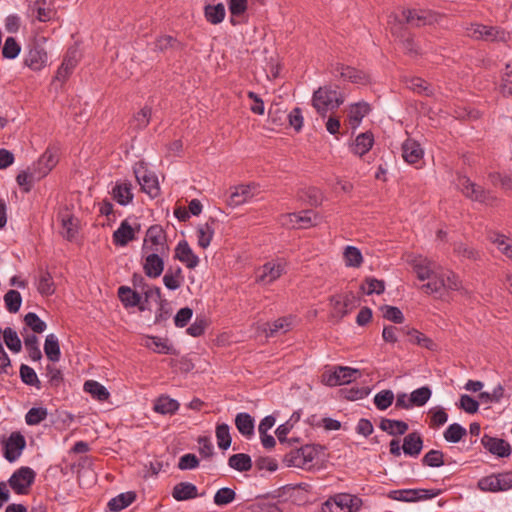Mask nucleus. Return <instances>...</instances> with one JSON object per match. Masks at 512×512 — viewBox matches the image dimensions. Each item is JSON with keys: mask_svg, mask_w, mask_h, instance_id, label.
<instances>
[{"mask_svg": "<svg viewBox=\"0 0 512 512\" xmlns=\"http://www.w3.org/2000/svg\"><path fill=\"white\" fill-rule=\"evenodd\" d=\"M344 100V95L336 88L323 86L314 91L312 106L321 116H326L328 112H333L342 105Z\"/></svg>", "mask_w": 512, "mask_h": 512, "instance_id": "obj_1", "label": "nucleus"}, {"mask_svg": "<svg viewBox=\"0 0 512 512\" xmlns=\"http://www.w3.org/2000/svg\"><path fill=\"white\" fill-rule=\"evenodd\" d=\"M323 451L321 445H304L299 449L290 451L284 458L287 466L297 468H310Z\"/></svg>", "mask_w": 512, "mask_h": 512, "instance_id": "obj_2", "label": "nucleus"}, {"mask_svg": "<svg viewBox=\"0 0 512 512\" xmlns=\"http://www.w3.org/2000/svg\"><path fill=\"white\" fill-rule=\"evenodd\" d=\"M362 506V500L351 494L340 493L329 498L322 505V512H358Z\"/></svg>", "mask_w": 512, "mask_h": 512, "instance_id": "obj_3", "label": "nucleus"}, {"mask_svg": "<svg viewBox=\"0 0 512 512\" xmlns=\"http://www.w3.org/2000/svg\"><path fill=\"white\" fill-rule=\"evenodd\" d=\"M458 187L461 193L468 199L490 205L496 201L491 191L471 181L467 176L458 177Z\"/></svg>", "mask_w": 512, "mask_h": 512, "instance_id": "obj_4", "label": "nucleus"}, {"mask_svg": "<svg viewBox=\"0 0 512 512\" xmlns=\"http://www.w3.org/2000/svg\"><path fill=\"white\" fill-rule=\"evenodd\" d=\"M320 216L311 210L300 213H287L280 216L279 222L289 229H306L318 225Z\"/></svg>", "mask_w": 512, "mask_h": 512, "instance_id": "obj_5", "label": "nucleus"}, {"mask_svg": "<svg viewBox=\"0 0 512 512\" xmlns=\"http://www.w3.org/2000/svg\"><path fill=\"white\" fill-rule=\"evenodd\" d=\"M47 63L48 54L44 46L39 41H34L29 44L24 56V65L38 72L45 68Z\"/></svg>", "mask_w": 512, "mask_h": 512, "instance_id": "obj_6", "label": "nucleus"}, {"mask_svg": "<svg viewBox=\"0 0 512 512\" xmlns=\"http://www.w3.org/2000/svg\"><path fill=\"white\" fill-rule=\"evenodd\" d=\"M142 251L143 253L159 252L160 254H165L168 251L166 235L160 226L154 225L147 230Z\"/></svg>", "mask_w": 512, "mask_h": 512, "instance_id": "obj_7", "label": "nucleus"}, {"mask_svg": "<svg viewBox=\"0 0 512 512\" xmlns=\"http://www.w3.org/2000/svg\"><path fill=\"white\" fill-rule=\"evenodd\" d=\"M286 269L283 259H276L265 263L256 272V281L263 285H269L282 276Z\"/></svg>", "mask_w": 512, "mask_h": 512, "instance_id": "obj_8", "label": "nucleus"}, {"mask_svg": "<svg viewBox=\"0 0 512 512\" xmlns=\"http://www.w3.org/2000/svg\"><path fill=\"white\" fill-rule=\"evenodd\" d=\"M135 177L141 186L143 192L151 198H155L160 193L159 182L155 174L148 172L143 163H139L134 168Z\"/></svg>", "mask_w": 512, "mask_h": 512, "instance_id": "obj_9", "label": "nucleus"}, {"mask_svg": "<svg viewBox=\"0 0 512 512\" xmlns=\"http://www.w3.org/2000/svg\"><path fill=\"white\" fill-rule=\"evenodd\" d=\"M440 490L434 489H403L390 491L388 497L403 502H417L438 496Z\"/></svg>", "mask_w": 512, "mask_h": 512, "instance_id": "obj_10", "label": "nucleus"}, {"mask_svg": "<svg viewBox=\"0 0 512 512\" xmlns=\"http://www.w3.org/2000/svg\"><path fill=\"white\" fill-rule=\"evenodd\" d=\"M359 370L350 367L339 366L333 372H325L322 375V382L327 386H339L348 384L359 375Z\"/></svg>", "mask_w": 512, "mask_h": 512, "instance_id": "obj_11", "label": "nucleus"}, {"mask_svg": "<svg viewBox=\"0 0 512 512\" xmlns=\"http://www.w3.org/2000/svg\"><path fill=\"white\" fill-rule=\"evenodd\" d=\"M466 34L475 40L504 41L505 32L496 27L486 26L478 23L470 24L466 28Z\"/></svg>", "mask_w": 512, "mask_h": 512, "instance_id": "obj_12", "label": "nucleus"}, {"mask_svg": "<svg viewBox=\"0 0 512 512\" xmlns=\"http://www.w3.org/2000/svg\"><path fill=\"white\" fill-rule=\"evenodd\" d=\"M259 192V185L256 183L238 185L231 191L227 204L232 207L243 205L257 196Z\"/></svg>", "mask_w": 512, "mask_h": 512, "instance_id": "obj_13", "label": "nucleus"}, {"mask_svg": "<svg viewBox=\"0 0 512 512\" xmlns=\"http://www.w3.org/2000/svg\"><path fill=\"white\" fill-rule=\"evenodd\" d=\"M330 303L332 305L331 316L337 320L342 319L357 305L356 298L352 293L332 296Z\"/></svg>", "mask_w": 512, "mask_h": 512, "instance_id": "obj_14", "label": "nucleus"}, {"mask_svg": "<svg viewBox=\"0 0 512 512\" xmlns=\"http://www.w3.org/2000/svg\"><path fill=\"white\" fill-rule=\"evenodd\" d=\"M403 16L407 23L417 27L437 23L441 17L438 13L425 9H407L403 11Z\"/></svg>", "mask_w": 512, "mask_h": 512, "instance_id": "obj_15", "label": "nucleus"}, {"mask_svg": "<svg viewBox=\"0 0 512 512\" xmlns=\"http://www.w3.org/2000/svg\"><path fill=\"white\" fill-rule=\"evenodd\" d=\"M35 479V472L29 467H21L9 479V485L17 494H25Z\"/></svg>", "mask_w": 512, "mask_h": 512, "instance_id": "obj_16", "label": "nucleus"}, {"mask_svg": "<svg viewBox=\"0 0 512 512\" xmlns=\"http://www.w3.org/2000/svg\"><path fill=\"white\" fill-rule=\"evenodd\" d=\"M4 457L9 462L16 461L26 446L24 436L20 432H13L6 440L3 441Z\"/></svg>", "mask_w": 512, "mask_h": 512, "instance_id": "obj_17", "label": "nucleus"}, {"mask_svg": "<svg viewBox=\"0 0 512 512\" xmlns=\"http://www.w3.org/2000/svg\"><path fill=\"white\" fill-rule=\"evenodd\" d=\"M410 264L413 267L414 272L417 274L419 280L424 281L431 279L437 265L434 261L424 258L422 256H415L410 260Z\"/></svg>", "mask_w": 512, "mask_h": 512, "instance_id": "obj_18", "label": "nucleus"}, {"mask_svg": "<svg viewBox=\"0 0 512 512\" xmlns=\"http://www.w3.org/2000/svg\"><path fill=\"white\" fill-rule=\"evenodd\" d=\"M146 258L143 264L145 274L150 278L159 277L164 269V261L159 252L145 253Z\"/></svg>", "mask_w": 512, "mask_h": 512, "instance_id": "obj_19", "label": "nucleus"}, {"mask_svg": "<svg viewBox=\"0 0 512 512\" xmlns=\"http://www.w3.org/2000/svg\"><path fill=\"white\" fill-rule=\"evenodd\" d=\"M77 62V51L70 50L65 56L62 64L58 68L57 73L54 77V82H60L61 84L64 83L76 67Z\"/></svg>", "mask_w": 512, "mask_h": 512, "instance_id": "obj_20", "label": "nucleus"}, {"mask_svg": "<svg viewBox=\"0 0 512 512\" xmlns=\"http://www.w3.org/2000/svg\"><path fill=\"white\" fill-rule=\"evenodd\" d=\"M143 345L159 354H176L175 349L168 343L167 339L157 336H145L143 338Z\"/></svg>", "mask_w": 512, "mask_h": 512, "instance_id": "obj_21", "label": "nucleus"}, {"mask_svg": "<svg viewBox=\"0 0 512 512\" xmlns=\"http://www.w3.org/2000/svg\"><path fill=\"white\" fill-rule=\"evenodd\" d=\"M58 158L54 151L47 149L40 157L37 163L33 164V168L38 173V177H45L52 168L57 164Z\"/></svg>", "mask_w": 512, "mask_h": 512, "instance_id": "obj_22", "label": "nucleus"}, {"mask_svg": "<svg viewBox=\"0 0 512 512\" xmlns=\"http://www.w3.org/2000/svg\"><path fill=\"white\" fill-rule=\"evenodd\" d=\"M175 257L190 269L195 268L199 263L198 256L194 254L186 241L178 243L175 249Z\"/></svg>", "mask_w": 512, "mask_h": 512, "instance_id": "obj_23", "label": "nucleus"}, {"mask_svg": "<svg viewBox=\"0 0 512 512\" xmlns=\"http://www.w3.org/2000/svg\"><path fill=\"white\" fill-rule=\"evenodd\" d=\"M423 155L424 151L417 141L413 139H407L402 144V157L407 163H417L420 159H422Z\"/></svg>", "mask_w": 512, "mask_h": 512, "instance_id": "obj_24", "label": "nucleus"}, {"mask_svg": "<svg viewBox=\"0 0 512 512\" xmlns=\"http://www.w3.org/2000/svg\"><path fill=\"white\" fill-rule=\"evenodd\" d=\"M482 443L490 453L498 457H507L511 453L509 444L502 439L484 437Z\"/></svg>", "mask_w": 512, "mask_h": 512, "instance_id": "obj_25", "label": "nucleus"}, {"mask_svg": "<svg viewBox=\"0 0 512 512\" xmlns=\"http://www.w3.org/2000/svg\"><path fill=\"white\" fill-rule=\"evenodd\" d=\"M370 112V105L361 101L351 104L348 109V119L353 128H357L362 119Z\"/></svg>", "mask_w": 512, "mask_h": 512, "instance_id": "obj_26", "label": "nucleus"}, {"mask_svg": "<svg viewBox=\"0 0 512 512\" xmlns=\"http://www.w3.org/2000/svg\"><path fill=\"white\" fill-rule=\"evenodd\" d=\"M422 448L423 440L418 433L413 432L404 437L402 450L406 455L417 457Z\"/></svg>", "mask_w": 512, "mask_h": 512, "instance_id": "obj_27", "label": "nucleus"}, {"mask_svg": "<svg viewBox=\"0 0 512 512\" xmlns=\"http://www.w3.org/2000/svg\"><path fill=\"white\" fill-rule=\"evenodd\" d=\"M114 200L120 205H127L133 199L132 185L129 182L117 183L112 189Z\"/></svg>", "mask_w": 512, "mask_h": 512, "instance_id": "obj_28", "label": "nucleus"}, {"mask_svg": "<svg viewBox=\"0 0 512 512\" xmlns=\"http://www.w3.org/2000/svg\"><path fill=\"white\" fill-rule=\"evenodd\" d=\"M197 487L189 482H181L174 486L172 496L177 501H184L197 497Z\"/></svg>", "mask_w": 512, "mask_h": 512, "instance_id": "obj_29", "label": "nucleus"}, {"mask_svg": "<svg viewBox=\"0 0 512 512\" xmlns=\"http://www.w3.org/2000/svg\"><path fill=\"white\" fill-rule=\"evenodd\" d=\"M374 138L369 132L358 135L352 146V152L356 155L362 156L366 154L373 146Z\"/></svg>", "mask_w": 512, "mask_h": 512, "instance_id": "obj_30", "label": "nucleus"}, {"mask_svg": "<svg viewBox=\"0 0 512 512\" xmlns=\"http://www.w3.org/2000/svg\"><path fill=\"white\" fill-rule=\"evenodd\" d=\"M235 425L238 431L246 438L254 434V420L248 413H239L235 418Z\"/></svg>", "mask_w": 512, "mask_h": 512, "instance_id": "obj_31", "label": "nucleus"}, {"mask_svg": "<svg viewBox=\"0 0 512 512\" xmlns=\"http://www.w3.org/2000/svg\"><path fill=\"white\" fill-rule=\"evenodd\" d=\"M179 409L177 400L168 396H160L154 403V411L163 415L174 414Z\"/></svg>", "mask_w": 512, "mask_h": 512, "instance_id": "obj_32", "label": "nucleus"}, {"mask_svg": "<svg viewBox=\"0 0 512 512\" xmlns=\"http://www.w3.org/2000/svg\"><path fill=\"white\" fill-rule=\"evenodd\" d=\"M42 179L38 177V173L32 167H28L26 170L21 171L17 177V184L23 188L24 192H29L32 188L34 181Z\"/></svg>", "mask_w": 512, "mask_h": 512, "instance_id": "obj_33", "label": "nucleus"}, {"mask_svg": "<svg viewBox=\"0 0 512 512\" xmlns=\"http://www.w3.org/2000/svg\"><path fill=\"white\" fill-rule=\"evenodd\" d=\"M134 239V230L125 220L120 227L113 233V240L116 245L125 246Z\"/></svg>", "mask_w": 512, "mask_h": 512, "instance_id": "obj_34", "label": "nucleus"}, {"mask_svg": "<svg viewBox=\"0 0 512 512\" xmlns=\"http://www.w3.org/2000/svg\"><path fill=\"white\" fill-rule=\"evenodd\" d=\"M336 71L339 72L341 78L352 83H364L367 80V76L363 72L353 67L337 64Z\"/></svg>", "mask_w": 512, "mask_h": 512, "instance_id": "obj_35", "label": "nucleus"}, {"mask_svg": "<svg viewBox=\"0 0 512 512\" xmlns=\"http://www.w3.org/2000/svg\"><path fill=\"white\" fill-rule=\"evenodd\" d=\"M380 429L390 435H403L408 430V424L400 420L382 419Z\"/></svg>", "mask_w": 512, "mask_h": 512, "instance_id": "obj_36", "label": "nucleus"}, {"mask_svg": "<svg viewBox=\"0 0 512 512\" xmlns=\"http://www.w3.org/2000/svg\"><path fill=\"white\" fill-rule=\"evenodd\" d=\"M29 11L41 22L49 21L55 14L51 8L46 6V2L44 0L35 1L30 6Z\"/></svg>", "mask_w": 512, "mask_h": 512, "instance_id": "obj_37", "label": "nucleus"}, {"mask_svg": "<svg viewBox=\"0 0 512 512\" xmlns=\"http://www.w3.org/2000/svg\"><path fill=\"white\" fill-rule=\"evenodd\" d=\"M44 352L50 361L58 362L60 360V346L58 338L54 334H49L46 336L44 343Z\"/></svg>", "mask_w": 512, "mask_h": 512, "instance_id": "obj_38", "label": "nucleus"}, {"mask_svg": "<svg viewBox=\"0 0 512 512\" xmlns=\"http://www.w3.org/2000/svg\"><path fill=\"white\" fill-rule=\"evenodd\" d=\"M214 221L206 222L204 224H201L197 228V241L198 245L206 249L213 238L214 235V227H213Z\"/></svg>", "mask_w": 512, "mask_h": 512, "instance_id": "obj_39", "label": "nucleus"}, {"mask_svg": "<svg viewBox=\"0 0 512 512\" xmlns=\"http://www.w3.org/2000/svg\"><path fill=\"white\" fill-rule=\"evenodd\" d=\"M228 465L239 472H246L252 468V460L248 454L238 453L229 457Z\"/></svg>", "mask_w": 512, "mask_h": 512, "instance_id": "obj_40", "label": "nucleus"}, {"mask_svg": "<svg viewBox=\"0 0 512 512\" xmlns=\"http://www.w3.org/2000/svg\"><path fill=\"white\" fill-rule=\"evenodd\" d=\"M84 391L91 394L98 401H106L110 396L108 390L94 380H88L84 383Z\"/></svg>", "mask_w": 512, "mask_h": 512, "instance_id": "obj_41", "label": "nucleus"}, {"mask_svg": "<svg viewBox=\"0 0 512 512\" xmlns=\"http://www.w3.org/2000/svg\"><path fill=\"white\" fill-rule=\"evenodd\" d=\"M118 295L125 307H135L140 305L141 297L139 293L133 291L129 287L121 286L118 289Z\"/></svg>", "mask_w": 512, "mask_h": 512, "instance_id": "obj_42", "label": "nucleus"}, {"mask_svg": "<svg viewBox=\"0 0 512 512\" xmlns=\"http://www.w3.org/2000/svg\"><path fill=\"white\" fill-rule=\"evenodd\" d=\"M426 284H423L421 289L427 294L439 293L445 286V278L443 273H438L435 270L431 279Z\"/></svg>", "mask_w": 512, "mask_h": 512, "instance_id": "obj_43", "label": "nucleus"}, {"mask_svg": "<svg viewBox=\"0 0 512 512\" xmlns=\"http://www.w3.org/2000/svg\"><path fill=\"white\" fill-rule=\"evenodd\" d=\"M134 499L135 494L133 492L122 493L112 498L108 503V507L111 511L117 512L129 506Z\"/></svg>", "mask_w": 512, "mask_h": 512, "instance_id": "obj_44", "label": "nucleus"}, {"mask_svg": "<svg viewBox=\"0 0 512 512\" xmlns=\"http://www.w3.org/2000/svg\"><path fill=\"white\" fill-rule=\"evenodd\" d=\"M344 261L348 267H360L363 262L361 251L355 246H347L343 253Z\"/></svg>", "mask_w": 512, "mask_h": 512, "instance_id": "obj_45", "label": "nucleus"}, {"mask_svg": "<svg viewBox=\"0 0 512 512\" xmlns=\"http://www.w3.org/2000/svg\"><path fill=\"white\" fill-rule=\"evenodd\" d=\"M216 439L220 449L226 450L231 446L230 428L227 424L222 423L216 426Z\"/></svg>", "mask_w": 512, "mask_h": 512, "instance_id": "obj_46", "label": "nucleus"}, {"mask_svg": "<svg viewBox=\"0 0 512 512\" xmlns=\"http://www.w3.org/2000/svg\"><path fill=\"white\" fill-rule=\"evenodd\" d=\"M206 19L212 24H218L223 21L225 17V7L219 3L217 5H207L205 7Z\"/></svg>", "mask_w": 512, "mask_h": 512, "instance_id": "obj_47", "label": "nucleus"}, {"mask_svg": "<svg viewBox=\"0 0 512 512\" xmlns=\"http://www.w3.org/2000/svg\"><path fill=\"white\" fill-rule=\"evenodd\" d=\"M291 328V322L287 318H279L273 323H265L264 331L267 336H274L278 332H287Z\"/></svg>", "mask_w": 512, "mask_h": 512, "instance_id": "obj_48", "label": "nucleus"}, {"mask_svg": "<svg viewBox=\"0 0 512 512\" xmlns=\"http://www.w3.org/2000/svg\"><path fill=\"white\" fill-rule=\"evenodd\" d=\"M37 289L39 293L43 296H49L54 293V282L51 275L48 272L41 273L38 280Z\"/></svg>", "mask_w": 512, "mask_h": 512, "instance_id": "obj_49", "label": "nucleus"}, {"mask_svg": "<svg viewBox=\"0 0 512 512\" xmlns=\"http://www.w3.org/2000/svg\"><path fill=\"white\" fill-rule=\"evenodd\" d=\"M466 435V429L458 423L448 426L444 432V438L447 442L457 443Z\"/></svg>", "mask_w": 512, "mask_h": 512, "instance_id": "obj_50", "label": "nucleus"}, {"mask_svg": "<svg viewBox=\"0 0 512 512\" xmlns=\"http://www.w3.org/2000/svg\"><path fill=\"white\" fill-rule=\"evenodd\" d=\"M48 411L44 407H33L25 415V421L28 425H38L47 418Z\"/></svg>", "mask_w": 512, "mask_h": 512, "instance_id": "obj_51", "label": "nucleus"}, {"mask_svg": "<svg viewBox=\"0 0 512 512\" xmlns=\"http://www.w3.org/2000/svg\"><path fill=\"white\" fill-rule=\"evenodd\" d=\"M3 338L6 346L13 352H19L21 350V340L18 337L15 330L10 327H7L3 331Z\"/></svg>", "mask_w": 512, "mask_h": 512, "instance_id": "obj_52", "label": "nucleus"}, {"mask_svg": "<svg viewBox=\"0 0 512 512\" xmlns=\"http://www.w3.org/2000/svg\"><path fill=\"white\" fill-rule=\"evenodd\" d=\"M4 301L7 310L11 313H16L21 307L22 297L18 291L9 290L4 296Z\"/></svg>", "mask_w": 512, "mask_h": 512, "instance_id": "obj_53", "label": "nucleus"}, {"mask_svg": "<svg viewBox=\"0 0 512 512\" xmlns=\"http://www.w3.org/2000/svg\"><path fill=\"white\" fill-rule=\"evenodd\" d=\"M236 498V492L229 488L223 487L219 489L214 495V503L217 506H224L233 502Z\"/></svg>", "mask_w": 512, "mask_h": 512, "instance_id": "obj_54", "label": "nucleus"}, {"mask_svg": "<svg viewBox=\"0 0 512 512\" xmlns=\"http://www.w3.org/2000/svg\"><path fill=\"white\" fill-rule=\"evenodd\" d=\"M393 400L394 394L391 390H382L374 396V404L379 410H386Z\"/></svg>", "mask_w": 512, "mask_h": 512, "instance_id": "obj_55", "label": "nucleus"}, {"mask_svg": "<svg viewBox=\"0 0 512 512\" xmlns=\"http://www.w3.org/2000/svg\"><path fill=\"white\" fill-rule=\"evenodd\" d=\"M300 193V198L307 199L310 205L318 206L323 201V194L316 187L305 188Z\"/></svg>", "mask_w": 512, "mask_h": 512, "instance_id": "obj_56", "label": "nucleus"}, {"mask_svg": "<svg viewBox=\"0 0 512 512\" xmlns=\"http://www.w3.org/2000/svg\"><path fill=\"white\" fill-rule=\"evenodd\" d=\"M380 309L385 319L397 324L404 322V315L398 307L384 305Z\"/></svg>", "mask_w": 512, "mask_h": 512, "instance_id": "obj_57", "label": "nucleus"}, {"mask_svg": "<svg viewBox=\"0 0 512 512\" xmlns=\"http://www.w3.org/2000/svg\"><path fill=\"white\" fill-rule=\"evenodd\" d=\"M21 51L20 45L17 43L15 38L8 37L5 40L3 49H2V55L4 58L7 59H15Z\"/></svg>", "mask_w": 512, "mask_h": 512, "instance_id": "obj_58", "label": "nucleus"}, {"mask_svg": "<svg viewBox=\"0 0 512 512\" xmlns=\"http://www.w3.org/2000/svg\"><path fill=\"white\" fill-rule=\"evenodd\" d=\"M62 231L61 234L67 240H72L77 233V224L71 216H64L61 219Z\"/></svg>", "mask_w": 512, "mask_h": 512, "instance_id": "obj_59", "label": "nucleus"}, {"mask_svg": "<svg viewBox=\"0 0 512 512\" xmlns=\"http://www.w3.org/2000/svg\"><path fill=\"white\" fill-rule=\"evenodd\" d=\"M20 377L25 384L31 385V386H36L39 388L40 381L38 379V376H37L36 372L34 371V369L29 367L28 365H25V364L21 365Z\"/></svg>", "mask_w": 512, "mask_h": 512, "instance_id": "obj_60", "label": "nucleus"}, {"mask_svg": "<svg viewBox=\"0 0 512 512\" xmlns=\"http://www.w3.org/2000/svg\"><path fill=\"white\" fill-rule=\"evenodd\" d=\"M431 397V390L428 387H421L414 390L410 395L412 405L423 406Z\"/></svg>", "mask_w": 512, "mask_h": 512, "instance_id": "obj_61", "label": "nucleus"}, {"mask_svg": "<svg viewBox=\"0 0 512 512\" xmlns=\"http://www.w3.org/2000/svg\"><path fill=\"white\" fill-rule=\"evenodd\" d=\"M361 289L368 295L373 293L381 294L385 290L384 281L375 278H367Z\"/></svg>", "mask_w": 512, "mask_h": 512, "instance_id": "obj_62", "label": "nucleus"}, {"mask_svg": "<svg viewBox=\"0 0 512 512\" xmlns=\"http://www.w3.org/2000/svg\"><path fill=\"white\" fill-rule=\"evenodd\" d=\"M24 344L28 350L29 357L33 361H39L42 358L41 350L38 347V339L35 335H31L25 338Z\"/></svg>", "mask_w": 512, "mask_h": 512, "instance_id": "obj_63", "label": "nucleus"}, {"mask_svg": "<svg viewBox=\"0 0 512 512\" xmlns=\"http://www.w3.org/2000/svg\"><path fill=\"white\" fill-rule=\"evenodd\" d=\"M498 249L508 258L512 260V240L506 238L504 235H496L492 240Z\"/></svg>", "mask_w": 512, "mask_h": 512, "instance_id": "obj_64", "label": "nucleus"}]
</instances>
